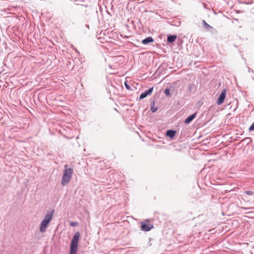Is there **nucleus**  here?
<instances>
[{
  "instance_id": "nucleus-12",
  "label": "nucleus",
  "mask_w": 254,
  "mask_h": 254,
  "mask_svg": "<svg viewBox=\"0 0 254 254\" xmlns=\"http://www.w3.org/2000/svg\"><path fill=\"white\" fill-rule=\"evenodd\" d=\"M70 225L71 226L74 227V226H77L78 225V222H71L70 223Z\"/></svg>"
},
{
  "instance_id": "nucleus-5",
  "label": "nucleus",
  "mask_w": 254,
  "mask_h": 254,
  "mask_svg": "<svg viewBox=\"0 0 254 254\" xmlns=\"http://www.w3.org/2000/svg\"><path fill=\"white\" fill-rule=\"evenodd\" d=\"M225 97H226V90H223L222 91V92H221V93L217 101V104L218 105L222 104L224 102Z\"/></svg>"
},
{
  "instance_id": "nucleus-10",
  "label": "nucleus",
  "mask_w": 254,
  "mask_h": 254,
  "mask_svg": "<svg viewBox=\"0 0 254 254\" xmlns=\"http://www.w3.org/2000/svg\"><path fill=\"white\" fill-rule=\"evenodd\" d=\"M167 135L171 138H173L176 134V131L172 130H168L167 131Z\"/></svg>"
},
{
  "instance_id": "nucleus-15",
  "label": "nucleus",
  "mask_w": 254,
  "mask_h": 254,
  "mask_svg": "<svg viewBox=\"0 0 254 254\" xmlns=\"http://www.w3.org/2000/svg\"><path fill=\"white\" fill-rule=\"evenodd\" d=\"M254 129V122L253 123V124L251 125V126L249 127L250 130H253Z\"/></svg>"
},
{
  "instance_id": "nucleus-14",
  "label": "nucleus",
  "mask_w": 254,
  "mask_h": 254,
  "mask_svg": "<svg viewBox=\"0 0 254 254\" xmlns=\"http://www.w3.org/2000/svg\"><path fill=\"white\" fill-rule=\"evenodd\" d=\"M245 193L248 194V195H253L254 194V192L252 191H246L245 192Z\"/></svg>"
},
{
  "instance_id": "nucleus-3",
  "label": "nucleus",
  "mask_w": 254,
  "mask_h": 254,
  "mask_svg": "<svg viewBox=\"0 0 254 254\" xmlns=\"http://www.w3.org/2000/svg\"><path fill=\"white\" fill-rule=\"evenodd\" d=\"M52 217L53 214H47L45 216L40 225L39 230L41 232L44 233L46 232L49 223L52 219Z\"/></svg>"
},
{
  "instance_id": "nucleus-7",
  "label": "nucleus",
  "mask_w": 254,
  "mask_h": 254,
  "mask_svg": "<svg viewBox=\"0 0 254 254\" xmlns=\"http://www.w3.org/2000/svg\"><path fill=\"white\" fill-rule=\"evenodd\" d=\"M177 37V36L175 35H169L167 37V41L169 43H173L176 40Z\"/></svg>"
},
{
  "instance_id": "nucleus-4",
  "label": "nucleus",
  "mask_w": 254,
  "mask_h": 254,
  "mask_svg": "<svg viewBox=\"0 0 254 254\" xmlns=\"http://www.w3.org/2000/svg\"><path fill=\"white\" fill-rule=\"evenodd\" d=\"M140 228L142 231H149L153 228V225L149 223V221L146 220L145 222H141Z\"/></svg>"
},
{
  "instance_id": "nucleus-2",
  "label": "nucleus",
  "mask_w": 254,
  "mask_h": 254,
  "mask_svg": "<svg viewBox=\"0 0 254 254\" xmlns=\"http://www.w3.org/2000/svg\"><path fill=\"white\" fill-rule=\"evenodd\" d=\"M79 237L80 233L79 232H75L71 242L70 254H76Z\"/></svg>"
},
{
  "instance_id": "nucleus-1",
  "label": "nucleus",
  "mask_w": 254,
  "mask_h": 254,
  "mask_svg": "<svg viewBox=\"0 0 254 254\" xmlns=\"http://www.w3.org/2000/svg\"><path fill=\"white\" fill-rule=\"evenodd\" d=\"M73 173V170L71 168H67L66 165L64 166V171L62 179V184L63 186H65L68 183L71 178Z\"/></svg>"
},
{
  "instance_id": "nucleus-8",
  "label": "nucleus",
  "mask_w": 254,
  "mask_h": 254,
  "mask_svg": "<svg viewBox=\"0 0 254 254\" xmlns=\"http://www.w3.org/2000/svg\"><path fill=\"white\" fill-rule=\"evenodd\" d=\"M153 42V39L151 37H148L145 39L143 40L142 41V43L146 45L149 43H151Z\"/></svg>"
},
{
  "instance_id": "nucleus-17",
  "label": "nucleus",
  "mask_w": 254,
  "mask_h": 254,
  "mask_svg": "<svg viewBox=\"0 0 254 254\" xmlns=\"http://www.w3.org/2000/svg\"><path fill=\"white\" fill-rule=\"evenodd\" d=\"M205 22V24L206 25V26H208V27H209V26H209L208 24H207L205 22Z\"/></svg>"
},
{
  "instance_id": "nucleus-16",
  "label": "nucleus",
  "mask_w": 254,
  "mask_h": 254,
  "mask_svg": "<svg viewBox=\"0 0 254 254\" xmlns=\"http://www.w3.org/2000/svg\"><path fill=\"white\" fill-rule=\"evenodd\" d=\"M156 109H154V108H151V111L152 112H155L156 111Z\"/></svg>"
},
{
  "instance_id": "nucleus-13",
  "label": "nucleus",
  "mask_w": 254,
  "mask_h": 254,
  "mask_svg": "<svg viewBox=\"0 0 254 254\" xmlns=\"http://www.w3.org/2000/svg\"><path fill=\"white\" fill-rule=\"evenodd\" d=\"M125 86L127 89H128V90L131 89L130 86L127 83V82H125Z\"/></svg>"
},
{
  "instance_id": "nucleus-9",
  "label": "nucleus",
  "mask_w": 254,
  "mask_h": 254,
  "mask_svg": "<svg viewBox=\"0 0 254 254\" xmlns=\"http://www.w3.org/2000/svg\"><path fill=\"white\" fill-rule=\"evenodd\" d=\"M195 115L196 114L194 113L190 116H189L186 120H185V123L186 124H189L190 123L195 117Z\"/></svg>"
},
{
  "instance_id": "nucleus-11",
  "label": "nucleus",
  "mask_w": 254,
  "mask_h": 254,
  "mask_svg": "<svg viewBox=\"0 0 254 254\" xmlns=\"http://www.w3.org/2000/svg\"><path fill=\"white\" fill-rule=\"evenodd\" d=\"M164 93L166 94V96H170V90L169 89H166L164 90Z\"/></svg>"
},
{
  "instance_id": "nucleus-6",
  "label": "nucleus",
  "mask_w": 254,
  "mask_h": 254,
  "mask_svg": "<svg viewBox=\"0 0 254 254\" xmlns=\"http://www.w3.org/2000/svg\"><path fill=\"white\" fill-rule=\"evenodd\" d=\"M153 87H151L150 88H149L148 90L144 91V92H143L141 94L140 97H139V99H142L144 98H145L148 95H150L151 94V93L152 92V91H153Z\"/></svg>"
}]
</instances>
